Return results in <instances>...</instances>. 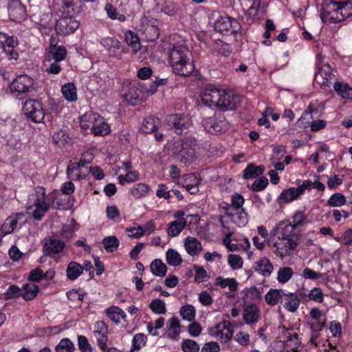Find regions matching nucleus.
Listing matches in <instances>:
<instances>
[{
    "label": "nucleus",
    "instance_id": "obj_38",
    "mask_svg": "<svg viewBox=\"0 0 352 352\" xmlns=\"http://www.w3.org/2000/svg\"><path fill=\"white\" fill-rule=\"evenodd\" d=\"M226 215L230 217L232 221L239 227H243L248 222V214L245 212L243 209L241 210L231 212V214Z\"/></svg>",
    "mask_w": 352,
    "mask_h": 352
},
{
    "label": "nucleus",
    "instance_id": "obj_37",
    "mask_svg": "<svg viewBox=\"0 0 352 352\" xmlns=\"http://www.w3.org/2000/svg\"><path fill=\"white\" fill-rule=\"evenodd\" d=\"M21 296L25 300H31L34 298L38 292V286L34 283H26L22 287Z\"/></svg>",
    "mask_w": 352,
    "mask_h": 352
},
{
    "label": "nucleus",
    "instance_id": "obj_64",
    "mask_svg": "<svg viewBox=\"0 0 352 352\" xmlns=\"http://www.w3.org/2000/svg\"><path fill=\"white\" fill-rule=\"evenodd\" d=\"M78 346L81 352H92V347L86 336H78Z\"/></svg>",
    "mask_w": 352,
    "mask_h": 352
},
{
    "label": "nucleus",
    "instance_id": "obj_50",
    "mask_svg": "<svg viewBox=\"0 0 352 352\" xmlns=\"http://www.w3.org/2000/svg\"><path fill=\"white\" fill-rule=\"evenodd\" d=\"M195 308L189 304L182 306L179 310V314L182 319L188 322H191L195 319Z\"/></svg>",
    "mask_w": 352,
    "mask_h": 352
},
{
    "label": "nucleus",
    "instance_id": "obj_49",
    "mask_svg": "<svg viewBox=\"0 0 352 352\" xmlns=\"http://www.w3.org/2000/svg\"><path fill=\"white\" fill-rule=\"evenodd\" d=\"M124 36L126 43L132 48L134 52H137L140 50L141 45L136 34L131 30H127Z\"/></svg>",
    "mask_w": 352,
    "mask_h": 352
},
{
    "label": "nucleus",
    "instance_id": "obj_15",
    "mask_svg": "<svg viewBox=\"0 0 352 352\" xmlns=\"http://www.w3.org/2000/svg\"><path fill=\"white\" fill-rule=\"evenodd\" d=\"M334 78L332 69L329 64H323L318 67L314 75V82L318 84L321 88L329 87L331 80Z\"/></svg>",
    "mask_w": 352,
    "mask_h": 352
},
{
    "label": "nucleus",
    "instance_id": "obj_2",
    "mask_svg": "<svg viewBox=\"0 0 352 352\" xmlns=\"http://www.w3.org/2000/svg\"><path fill=\"white\" fill-rule=\"evenodd\" d=\"M201 102L210 109L222 111L234 110L240 104V98L225 89L210 85L201 96Z\"/></svg>",
    "mask_w": 352,
    "mask_h": 352
},
{
    "label": "nucleus",
    "instance_id": "obj_4",
    "mask_svg": "<svg viewBox=\"0 0 352 352\" xmlns=\"http://www.w3.org/2000/svg\"><path fill=\"white\" fill-rule=\"evenodd\" d=\"M348 0H323L320 17L323 21L340 23L349 18Z\"/></svg>",
    "mask_w": 352,
    "mask_h": 352
},
{
    "label": "nucleus",
    "instance_id": "obj_31",
    "mask_svg": "<svg viewBox=\"0 0 352 352\" xmlns=\"http://www.w3.org/2000/svg\"><path fill=\"white\" fill-rule=\"evenodd\" d=\"M67 51L63 45L53 47L48 50L47 56L49 60H53L56 62H60L65 59Z\"/></svg>",
    "mask_w": 352,
    "mask_h": 352
},
{
    "label": "nucleus",
    "instance_id": "obj_61",
    "mask_svg": "<svg viewBox=\"0 0 352 352\" xmlns=\"http://www.w3.org/2000/svg\"><path fill=\"white\" fill-rule=\"evenodd\" d=\"M182 348L184 352H199V346L197 342L190 339L183 341Z\"/></svg>",
    "mask_w": 352,
    "mask_h": 352
},
{
    "label": "nucleus",
    "instance_id": "obj_26",
    "mask_svg": "<svg viewBox=\"0 0 352 352\" xmlns=\"http://www.w3.org/2000/svg\"><path fill=\"white\" fill-rule=\"evenodd\" d=\"M82 160L79 162H74L68 165L67 168V176L69 179L78 181L83 178L81 175V169L83 167Z\"/></svg>",
    "mask_w": 352,
    "mask_h": 352
},
{
    "label": "nucleus",
    "instance_id": "obj_28",
    "mask_svg": "<svg viewBox=\"0 0 352 352\" xmlns=\"http://www.w3.org/2000/svg\"><path fill=\"white\" fill-rule=\"evenodd\" d=\"M192 179V184H185L183 185V187L185 188L190 194L195 195L199 190V185L200 184L201 179L195 173H190L184 175V182Z\"/></svg>",
    "mask_w": 352,
    "mask_h": 352
},
{
    "label": "nucleus",
    "instance_id": "obj_7",
    "mask_svg": "<svg viewBox=\"0 0 352 352\" xmlns=\"http://www.w3.org/2000/svg\"><path fill=\"white\" fill-rule=\"evenodd\" d=\"M197 142L192 135L180 139L175 144V149L181 156L180 162L187 164L196 157L195 150L197 148Z\"/></svg>",
    "mask_w": 352,
    "mask_h": 352
},
{
    "label": "nucleus",
    "instance_id": "obj_44",
    "mask_svg": "<svg viewBox=\"0 0 352 352\" xmlns=\"http://www.w3.org/2000/svg\"><path fill=\"white\" fill-rule=\"evenodd\" d=\"M151 190L150 187L144 183H138L133 186L130 192L135 199H140L146 196Z\"/></svg>",
    "mask_w": 352,
    "mask_h": 352
},
{
    "label": "nucleus",
    "instance_id": "obj_22",
    "mask_svg": "<svg viewBox=\"0 0 352 352\" xmlns=\"http://www.w3.org/2000/svg\"><path fill=\"white\" fill-rule=\"evenodd\" d=\"M243 318L248 324H255L260 318V310L254 304L246 305L244 308Z\"/></svg>",
    "mask_w": 352,
    "mask_h": 352
},
{
    "label": "nucleus",
    "instance_id": "obj_45",
    "mask_svg": "<svg viewBox=\"0 0 352 352\" xmlns=\"http://www.w3.org/2000/svg\"><path fill=\"white\" fill-rule=\"evenodd\" d=\"M292 225L296 230L299 231V228L304 226L309 223V221L302 211H296L292 216Z\"/></svg>",
    "mask_w": 352,
    "mask_h": 352
},
{
    "label": "nucleus",
    "instance_id": "obj_27",
    "mask_svg": "<svg viewBox=\"0 0 352 352\" xmlns=\"http://www.w3.org/2000/svg\"><path fill=\"white\" fill-rule=\"evenodd\" d=\"M265 170L263 165L256 166L251 163L249 164L243 171V177L245 179H250L256 178L261 175Z\"/></svg>",
    "mask_w": 352,
    "mask_h": 352
},
{
    "label": "nucleus",
    "instance_id": "obj_63",
    "mask_svg": "<svg viewBox=\"0 0 352 352\" xmlns=\"http://www.w3.org/2000/svg\"><path fill=\"white\" fill-rule=\"evenodd\" d=\"M307 297L309 300L316 302H322L324 300V294L320 287H314L311 289L309 292Z\"/></svg>",
    "mask_w": 352,
    "mask_h": 352
},
{
    "label": "nucleus",
    "instance_id": "obj_16",
    "mask_svg": "<svg viewBox=\"0 0 352 352\" xmlns=\"http://www.w3.org/2000/svg\"><path fill=\"white\" fill-rule=\"evenodd\" d=\"M296 230L292 226L290 220H282L271 230V234L277 238H294L298 236L294 233Z\"/></svg>",
    "mask_w": 352,
    "mask_h": 352
},
{
    "label": "nucleus",
    "instance_id": "obj_32",
    "mask_svg": "<svg viewBox=\"0 0 352 352\" xmlns=\"http://www.w3.org/2000/svg\"><path fill=\"white\" fill-rule=\"evenodd\" d=\"M244 204L243 197L238 193H234L231 197V204L226 205V214H231V212L241 210L240 209Z\"/></svg>",
    "mask_w": 352,
    "mask_h": 352
},
{
    "label": "nucleus",
    "instance_id": "obj_35",
    "mask_svg": "<svg viewBox=\"0 0 352 352\" xmlns=\"http://www.w3.org/2000/svg\"><path fill=\"white\" fill-rule=\"evenodd\" d=\"M187 226V221L177 222L173 221L167 224L166 232L168 236L175 237L178 236Z\"/></svg>",
    "mask_w": 352,
    "mask_h": 352
},
{
    "label": "nucleus",
    "instance_id": "obj_17",
    "mask_svg": "<svg viewBox=\"0 0 352 352\" xmlns=\"http://www.w3.org/2000/svg\"><path fill=\"white\" fill-rule=\"evenodd\" d=\"M8 10L10 19L13 21L21 23L27 17L25 7L19 0L10 1Z\"/></svg>",
    "mask_w": 352,
    "mask_h": 352
},
{
    "label": "nucleus",
    "instance_id": "obj_40",
    "mask_svg": "<svg viewBox=\"0 0 352 352\" xmlns=\"http://www.w3.org/2000/svg\"><path fill=\"white\" fill-rule=\"evenodd\" d=\"M61 92L67 100L69 102L77 100V91L74 83L68 82L63 85L61 87Z\"/></svg>",
    "mask_w": 352,
    "mask_h": 352
},
{
    "label": "nucleus",
    "instance_id": "obj_29",
    "mask_svg": "<svg viewBox=\"0 0 352 352\" xmlns=\"http://www.w3.org/2000/svg\"><path fill=\"white\" fill-rule=\"evenodd\" d=\"M285 290L271 289L265 296V300L267 305L274 306L281 300L284 296Z\"/></svg>",
    "mask_w": 352,
    "mask_h": 352
},
{
    "label": "nucleus",
    "instance_id": "obj_5",
    "mask_svg": "<svg viewBox=\"0 0 352 352\" xmlns=\"http://www.w3.org/2000/svg\"><path fill=\"white\" fill-rule=\"evenodd\" d=\"M80 124L85 132L89 131L95 136H104L111 131L110 126L105 119L92 111H87L81 116Z\"/></svg>",
    "mask_w": 352,
    "mask_h": 352
},
{
    "label": "nucleus",
    "instance_id": "obj_48",
    "mask_svg": "<svg viewBox=\"0 0 352 352\" xmlns=\"http://www.w3.org/2000/svg\"><path fill=\"white\" fill-rule=\"evenodd\" d=\"M107 316L116 324L120 322L121 318L124 319L126 316L124 311L118 307H111L107 310Z\"/></svg>",
    "mask_w": 352,
    "mask_h": 352
},
{
    "label": "nucleus",
    "instance_id": "obj_1",
    "mask_svg": "<svg viewBox=\"0 0 352 352\" xmlns=\"http://www.w3.org/2000/svg\"><path fill=\"white\" fill-rule=\"evenodd\" d=\"M59 192L57 190H53L48 195L49 200L52 201L50 204L47 201L45 188L43 186H37L29 195L27 202V212L32 214L34 219L41 220L45 214L49 210L50 206L56 209L63 208V205L59 203L58 196Z\"/></svg>",
    "mask_w": 352,
    "mask_h": 352
},
{
    "label": "nucleus",
    "instance_id": "obj_20",
    "mask_svg": "<svg viewBox=\"0 0 352 352\" xmlns=\"http://www.w3.org/2000/svg\"><path fill=\"white\" fill-rule=\"evenodd\" d=\"M281 304L287 311L294 313L299 307L300 298L296 293L285 292Z\"/></svg>",
    "mask_w": 352,
    "mask_h": 352
},
{
    "label": "nucleus",
    "instance_id": "obj_58",
    "mask_svg": "<svg viewBox=\"0 0 352 352\" xmlns=\"http://www.w3.org/2000/svg\"><path fill=\"white\" fill-rule=\"evenodd\" d=\"M52 139L56 146L61 147L64 146L67 142L68 135L66 134L65 131L59 129L54 132Z\"/></svg>",
    "mask_w": 352,
    "mask_h": 352
},
{
    "label": "nucleus",
    "instance_id": "obj_36",
    "mask_svg": "<svg viewBox=\"0 0 352 352\" xmlns=\"http://www.w3.org/2000/svg\"><path fill=\"white\" fill-rule=\"evenodd\" d=\"M333 89L342 98L348 99L352 97V87L344 82L336 81L333 84Z\"/></svg>",
    "mask_w": 352,
    "mask_h": 352
},
{
    "label": "nucleus",
    "instance_id": "obj_54",
    "mask_svg": "<svg viewBox=\"0 0 352 352\" xmlns=\"http://www.w3.org/2000/svg\"><path fill=\"white\" fill-rule=\"evenodd\" d=\"M346 202V197L340 192L333 194L327 201V204L331 207H340Z\"/></svg>",
    "mask_w": 352,
    "mask_h": 352
},
{
    "label": "nucleus",
    "instance_id": "obj_14",
    "mask_svg": "<svg viewBox=\"0 0 352 352\" xmlns=\"http://www.w3.org/2000/svg\"><path fill=\"white\" fill-rule=\"evenodd\" d=\"M79 22L71 16L65 15L60 16L56 23V31L57 34L67 35L74 33L79 27Z\"/></svg>",
    "mask_w": 352,
    "mask_h": 352
},
{
    "label": "nucleus",
    "instance_id": "obj_56",
    "mask_svg": "<svg viewBox=\"0 0 352 352\" xmlns=\"http://www.w3.org/2000/svg\"><path fill=\"white\" fill-rule=\"evenodd\" d=\"M100 44L104 46L107 50H113V48L118 50H122L121 43L115 37H106L101 40Z\"/></svg>",
    "mask_w": 352,
    "mask_h": 352
},
{
    "label": "nucleus",
    "instance_id": "obj_8",
    "mask_svg": "<svg viewBox=\"0 0 352 352\" xmlns=\"http://www.w3.org/2000/svg\"><path fill=\"white\" fill-rule=\"evenodd\" d=\"M25 116L35 123L43 122L45 113L41 102L34 99H28L23 106Z\"/></svg>",
    "mask_w": 352,
    "mask_h": 352
},
{
    "label": "nucleus",
    "instance_id": "obj_19",
    "mask_svg": "<svg viewBox=\"0 0 352 352\" xmlns=\"http://www.w3.org/2000/svg\"><path fill=\"white\" fill-rule=\"evenodd\" d=\"M65 248V244L63 241L57 239H49L43 246V252L45 255L53 258L54 255L62 252Z\"/></svg>",
    "mask_w": 352,
    "mask_h": 352
},
{
    "label": "nucleus",
    "instance_id": "obj_21",
    "mask_svg": "<svg viewBox=\"0 0 352 352\" xmlns=\"http://www.w3.org/2000/svg\"><path fill=\"white\" fill-rule=\"evenodd\" d=\"M283 333L285 339L283 342L285 345L286 352H296L300 344L298 335L296 333H292L288 329L284 330Z\"/></svg>",
    "mask_w": 352,
    "mask_h": 352
},
{
    "label": "nucleus",
    "instance_id": "obj_24",
    "mask_svg": "<svg viewBox=\"0 0 352 352\" xmlns=\"http://www.w3.org/2000/svg\"><path fill=\"white\" fill-rule=\"evenodd\" d=\"M160 126V120L155 116H150L142 121L140 131L144 133H151L156 131Z\"/></svg>",
    "mask_w": 352,
    "mask_h": 352
},
{
    "label": "nucleus",
    "instance_id": "obj_9",
    "mask_svg": "<svg viewBox=\"0 0 352 352\" xmlns=\"http://www.w3.org/2000/svg\"><path fill=\"white\" fill-rule=\"evenodd\" d=\"M215 31L224 35L236 34L241 30L238 21L228 15H219L214 23Z\"/></svg>",
    "mask_w": 352,
    "mask_h": 352
},
{
    "label": "nucleus",
    "instance_id": "obj_33",
    "mask_svg": "<svg viewBox=\"0 0 352 352\" xmlns=\"http://www.w3.org/2000/svg\"><path fill=\"white\" fill-rule=\"evenodd\" d=\"M18 45L19 40L17 37L0 32V48L2 50L14 48Z\"/></svg>",
    "mask_w": 352,
    "mask_h": 352
},
{
    "label": "nucleus",
    "instance_id": "obj_25",
    "mask_svg": "<svg viewBox=\"0 0 352 352\" xmlns=\"http://www.w3.org/2000/svg\"><path fill=\"white\" fill-rule=\"evenodd\" d=\"M254 270L263 276H270L274 270V266L267 258L263 257L255 262Z\"/></svg>",
    "mask_w": 352,
    "mask_h": 352
},
{
    "label": "nucleus",
    "instance_id": "obj_34",
    "mask_svg": "<svg viewBox=\"0 0 352 352\" xmlns=\"http://www.w3.org/2000/svg\"><path fill=\"white\" fill-rule=\"evenodd\" d=\"M210 336L217 338L222 343H227L232 338V334L230 331L224 332L221 326L216 325L210 330Z\"/></svg>",
    "mask_w": 352,
    "mask_h": 352
},
{
    "label": "nucleus",
    "instance_id": "obj_52",
    "mask_svg": "<svg viewBox=\"0 0 352 352\" xmlns=\"http://www.w3.org/2000/svg\"><path fill=\"white\" fill-rule=\"evenodd\" d=\"M102 244L107 252H113L118 249L120 242L115 236H110L103 239Z\"/></svg>",
    "mask_w": 352,
    "mask_h": 352
},
{
    "label": "nucleus",
    "instance_id": "obj_10",
    "mask_svg": "<svg viewBox=\"0 0 352 352\" xmlns=\"http://www.w3.org/2000/svg\"><path fill=\"white\" fill-rule=\"evenodd\" d=\"M122 91L123 98L132 106L136 105L143 99L142 87L135 81L124 82Z\"/></svg>",
    "mask_w": 352,
    "mask_h": 352
},
{
    "label": "nucleus",
    "instance_id": "obj_60",
    "mask_svg": "<svg viewBox=\"0 0 352 352\" xmlns=\"http://www.w3.org/2000/svg\"><path fill=\"white\" fill-rule=\"evenodd\" d=\"M228 263L232 270H236L242 267L243 261L239 255L232 254L228 257Z\"/></svg>",
    "mask_w": 352,
    "mask_h": 352
},
{
    "label": "nucleus",
    "instance_id": "obj_30",
    "mask_svg": "<svg viewBox=\"0 0 352 352\" xmlns=\"http://www.w3.org/2000/svg\"><path fill=\"white\" fill-rule=\"evenodd\" d=\"M82 274V265L76 261H71L66 268L67 278L69 280H76Z\"/></svg>",
    "mask_w": 352,
    "mask_h": 352
},
{
    "label": "nucleus",
    "instance_id": "obj_12",
    "mask_svg": "<svg viewBox=\"0 0 352 352\" xmlns=\"http://www.w3.org/2000/svg\"><path fill=\"white\" fill-rule=\"evenodd\" d=\"M202 125L205 129L212 133H223L229 128V124L223 115L206 118L202 120Z\"/></svg>",
    "mask_w": 352,
    "mask_h": 352
},
{
    "label": "nucleus",
    "instance_id": "obj_51",
    "mask_svg": "<svg viewBox=\"0 0 352 352\" xmlns=\"http://www.w3.org/2000/svg\"><path fill=\"white\" fill-rule=\"evenodd\" d=\"M294 275V270L290 267H280L277 272V280L279 283H287Z\"/></svg>",
    "mask_w": 352,
    "mask_h": 352
},
{
    "label": "nucleus",
    "instance_id": "obj_13",
    "mask_svg": "<svg viewBox=\"0 0 352 352\" xmlns=\"http://www.w3.org/2000/svg\"><path fill=\"white\" fill-rule=\"evenodd\" d=\"M300 182V180L297 179L296 182V184H298L297 188L292 187L283 190L278 197L279 199L283 202H291L303 195L311 183L309 180H304L301 184Z\"/></svg>",
    "mask_w": 352,
    "mask_h": 352
},
{
    "label": "nucleus",
    "instance_id": "obj_42",
    "mask_svg": "<svg viewBox=\"0 0 352 352\" xmlns=\"http://www.w3.org/2000/svg\"><path fill=\"white\" fill-rule=\"evenodd\" d=\"M215 285L219 286L222 289L228 287L230 292H235L237 289L238 283L233 278H224L218 276L215 278Z\"/></svg>",
    "mask_w": 352,
    "mask_h": 352
},
{
    "label": "nucleus",
    "instance_id": "obj_3",
    "mask_svg": "<svg viewBox=\"0 0 352 352\" xmlns=\"http://www.w3.org/2000/svg\"><path fill=\"white\" fill-rule=\"evenodd\" d=\"M168 60L176 74L188 76L195 70L192 55L185 41L171 45Z\"/></svg>",
    "mask_w": 352,
    "mask_h": 352
},
{
    "label": "nucleus",
    "instance_id": "obj_55",
    "mask_svg": "<svg viewBox=\"0 0 352 352\" xmlns=\"http://www.w3.org/2000/svg\"><path fill=\"white\" fill-rule=\"evenodd\" d=\"M17 226V219L16 218L9 217L6 219L4 224L0 228V234L5 236L11 233Z\"/></svg>",
    "mask_w": 352,
    "mask_h": 352
},
{
    "label": "nucleus",
    "instance_id": "obj_46",
    "mask_svg": "<svg viewBox=\"0 0 352 352\" xmlns=\"http://www.w3.org/2000/svg\"><path fill=\"white\" fill-rule=\"evenodd\" d=\"M166 261L169 265L177 267L182 263V258L177 251L170 248L166 252Z\"/></svg>",
    "mask_w": 352,
    "mask_h": 352
},
{
    "label": "nucleus",
    "instance_id": "obj_39",
    "mask_svg": "<svg viewBox=\"0 0 352 352\" xmlns=\"http://www.w3.org/2000/svg\"><path fill=\"white\" fill-rule=\"evenodd\" d=\"M37 24L42 33L47 34L53 25L52 16L51 13H44L40 16Z\"/></svg>",
    "mask_w": 352,
    "mask_h": 352
},
{
    "label": "nucleus",
    "instance_id": "obj_41",
    "mask_svg": "<svg viewBox=\"0 0 352 352\" xmlns=\"http://www.w3.org/2000/svg\"><path fill=\"white\" fill-rule=\"evenodd\" d=\"M243 300L245 303L256 302L261 298V294L256 287L246 288L243 291Z\"/></svg>",
    "mask_w": 352,
    "mask_h": 352
},
{
    "label": "nucleus",
    "instance_id": "obj_47",
    "mask_svg": "<svg viewBox=\"0 0 352 352\" xmlns=\"http://www.w3.org/2000/svg\"><path fill=\"white\" fill-rule=\"evenodd\" d=\"M168 334L171 338H176L180 333V322L177 317H172L167 325Z\"/></svg>",
    "mask_w": 352,
    "mask_h": 352
},
{
    "label": "nucleus",
    "instance_id": "obj_62",
    "mask_svg": "<svg viewBox=\"0 0 352 352\" xmlns=\"http://www.w3.org/2000/svg\"><path fill=\"white\" fill-rule=\"evenodd\" d=\"M195 281L196 283H203L210 278V276L203 267L195 266Z\"/></svg>",
    "mask_w": 352,
    "mask_h": 352
},
{
    "label": "nucleus",
    "instance_id": "obj_43",
    "mask_svg": "<svg viewBox=\"0 0 352 352\" xmlns=\"http://www.w3.org/2000/svg\"><path fill=\"white\" fill-rule=\"evenodd\" d=\"M150 268L151 272L156 276L163 277L166 275L167 271L166 265L162 262L161 259L153 260L151 265Z\"/></svg>",
    "mask_w": 352,
    "mask_h": 352
},
{
    "label": "nucleus",
    "instance_id": "obj_6",
    "mask_svg": "<svg viewBox=\"0 0 352 352\" xmlns=\"http://www.w3.org/2000/svg\"><path fill=\"white\" fill-rule=\"evenodd\" d=\"M34 81L30 76L24 74L18 76L10 85L12 96L18 100H23L34 91Z\"/></svg>",
    "mask_w": 352,
    "mask_h": 352
},
{
    "label": "nucleus",
    "instance_id": "obj_23",
    "mask_svg": "<svg viewBox=\"0 0 352 352\" xmlns=\"http://www.w3.org/2000/svg\"><path fill=\"white\" fill-rule=\"evenodd\" d=\"M184 245L186 252L192 256L199 255L202 250L201 242L193 236H187L184 239Z\"/></svg>",
    "mask_w": 352,
    "mask_h": 352
},
{
    "label": "nucleus",
    "instance_id": "obj_11",
    "mask_svg": "<svg viewBox=\"0 0 352 352\" xmlns=\"http://www.w3.org/2000/svg\"><path fill=\"white\" fill-rule=\"evenodd\" d=\"M298 236L294 238H278L275 242L274 247L276 250L274 253L276 256L283 258L291 255L298 244Z\"/></svg>",
    "mask_w": 352,
    "mask_h": 352
},
{
    "label": "nucleus",
    "instance_id": "obj_18",
    "mask_svg": "<svg viewBox=\"0 0 352 352\" xmlns=\"http://www.w3.org/2000/svg\"><path fill=\"white\" fill-rule=\"evenodd\" d=\"M167 121L177 134H182L184 129L189 128L191 125L190 118L185 115H170L168 117Z\"/></svg>",
    "mask_w": 352,
    "mask_h": 352
},
{
    "label": "nucleus",
    "instance_id": "obj_59",
    "mask_svg": "<svg viewBox=\"0 0 352 352\" xmlns=\"http://www.w3.org/2000/svg\"><path fill=\"white\" fill-rule=\"evenodd\" d=\"M144 34L145 35V38L148 41H154L158 38L160 35V31L159 29L155 25H148L145 28Z\"/></svg>",
    "mask_w": 352,
    "mask_h": 352
},
{
    "label": "nucleus",
    "instance_id": "obj_53",
    "mask_svg": "<svg viewBox=\"0 0 352 352\" xmlns=\"http://www.w3.org/2000/svg\"><path fill=\"white\" fill-rule=\"evenodd\" d=\"M75 349L74 344L67 338L61 339L56 346V352H74Z\"/></svg>",
    "mask_w": 352,
    "mask_h": 352
},
{
    "label": "nucleus",
    "instance_id": "obj_57",
    "mask_svg": "<svg viewBox=\"0 0 352 352\" xmlns=\"http://www.w3.org/2000/svg\"><path fill=\"white\" fill-rule=\"evenodd\" d=\"M148 307L153 312L157 314H164L166 312L165 302L159 298L153 300Z\"/></svg>",
    "mask_w": 352,
    "mask_h": 352
}]
</instances>
